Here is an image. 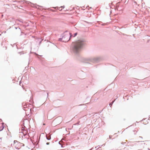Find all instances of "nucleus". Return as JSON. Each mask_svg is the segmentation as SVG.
Wrapping results in <instances>:
<instances>
[{"instance_id": "3", "label": "nucleus", "mask_w": 150, "mask_h": 150, "mask_svg": "<svg viewBox=\"0 0 150 150\" xmlns=\"http://www.w3.org/2000/svg\"><path fill=\"white\" fill-rule=\"evenodd\" d=\"M3 124H4V123H2L1 125H0V131L2 130L4 128V127L3 125Z\"/></svg>"}, {"instance_id": "4", "label": "nucleus", "mask_w": 150, "mask_h": 150, "mask_svg": "<svg viewBox=\"0 0 150 150\" xmlns=\"http://www.w3.org/2000/svg\"><path fill=\"white\" fill-rule=\"evenodd\" d=\"M14 144H15L16 143H17L18 144H19L20 143L19 142H18L16 140H15L14 141Z\"/></svg>"}, {"instance_id": "1", "label": "nucleus", "mask_w": 150, "mask_h": 150, "mask_svg": "<svg viewBox=\"0 0 150 150\" xmlns=\"http://www.w3.org/2000/svg\"><path fill=\"white\" fill-rule=\"evenodd\" d=\"M73 50L74 52L77 53L80 50L84 45L83 41L79 40L73 43Z\"/></svg>"}, {"instance_id": "6", "label": "nucleus", "mask_w": 150, "mask_h": 150, "mask_svg": "<svg viewBox=\"0 0 150 150\" xmlns=\"http://www.w3.org/2000/svg\"><path fill=\"white\" fill-rule=\"evenodd\" d=\"M46 144L47 145L49 144V142H47V143Z\"/></svg>"}, {"instance_id": "7", "label": "nucleus", "mask_w": 150, "mask_h": 150, "mask_svg": "<svg viewBox=\"0 0 150 150\" xmlns=\"http://www.w3.org/2000/svg\"><path fill=\"white\" fill-rule=\"evenodd\" d=\"M1 138H0V142H1Z\"/></svg>"}, {"instance_id": "2", "label": "nucleus", "mask_w": 150, "mask_h": 150, "mask_svg": "<svg viewBox=\"0 0 150 150\" xmlns=\"http://www.w3.org/2000/svg\"><path fill=\"white\" fill-rule=\"evenodd\" d=\"M71 36L72 35L70 33H65L62 38L63 41L65 42H67L70 40Z\"/></svg>"}, {"instance_id": "5", "label": "nucleus", "mask_w": 150, "mask_h": 150, "mask_svg": "<svg viewBox=\"0 0 150 150\" xmlns=\"http://www.w3.org/2000/svg\"><path fill=\"white\" fill-rule=\"evenodd\" d=\"M77 34V33H75L74 34V37H75V36H76Z\"/></svg>"}]
</instances>
